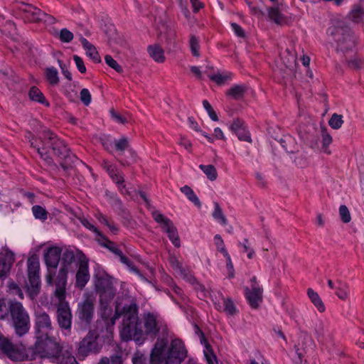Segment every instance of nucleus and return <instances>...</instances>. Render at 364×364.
Listing matches in <instances>:
<instances>
[{
    "label": "nucleus",
    "mask_w": 364,
    "mask_h": 364,
    "mask_svg": "<svg viewBox=\"0 0 364 364\" xmlns=\"http://www.w3.org/2000/svg\"><path fill=\"white\" fill-rule=\"evenodd\" d=\"M80 221H81L82 224L85 228H87V229H89V230H92V231H93V232H96V233H97V235L98 236H100V237L103 235H102V233H101V232L97 230V228H95V227L94 225H92V224H90V223H89V221H88L87 219H85V218H80Z\"/></svg>",
    "instance_id": "e2e57ef3"
},
{
    "label": "nucleus",
    "mask_w": 364,
    "mask_h": 364,
    "mask_svg": "<svg viewBox=\"0 0 364 364\" xmlns=\"http://www.w3.org/2000/svg\"><path fill=\"white\" fill-rule=\"evenodd\" d=\"M13 344L14 343L8 338L0 333V351H1L3 354H4Z\"/></svg>",
    "instance_id": "49530a36"
},
{
    "label": "nucleus",
    "mask_w": 364,
    "mask_h": 364,
    "mask_svg": "<svg viewBox=\"0 0 364 364\" xmlns=\"http://www.w3.org/2000/svg\"><path fill=\"white\" fill-rule=\"evenodd\" d=\"M98 334L95 331H90L87 336L79 343L77 353L80 356L85 357L90 353H97L100 350L97 340Z\"/></svg>",
    "instance_id": "9d476101"
},
{
    "label": "nucleus",
    "mask_w": 364,
    "mask_h": 364,
    "mask_svg": "<svg viewBox=\"0 0 364 364\" xmlns=\"http://www.w3.org/2000/svg\"><path fill=\"white\" fill-rule=\"evenodd\" d=\"M203 105L204 108L207 111L209 117H210V119L214 122H218V117L217 114L215 113V112L214 111V109H213L210 104L208 102V101L203 100Z\"/></svg>",
    "instance_id": "5fc2aeb1"
},
{
    "label": "nucleus",
    "mask_w": 364,
    "mask_h": 364,
    "mask_svg": "<svg viewBox=\"0 0 364 364\" xmlns=\"http://www.w3.org/2000/svg\"><path fill=\"white\" fill-rule=\"evenodd\" d=\"M60 267L55 279V287L66 288L68 274L71 264L75 262L74 252L65 249L60 258Z\"/></svg>",
    "instance_id": "6e6552de"
},
{
    "label": "nucleus",
    "mask_w": 364,
    "mask_h": 364,
    "mask_svg": "<svg viewBox=\"0 0 364 364\" xmlns=\"http://www.w3.org/2000/svg\"><path fill=\"white\" fill-rule=\"evenodd\" d=\"M247 90V86L244 85H236L230 88L226 95L231 97L234 100H240L243 98Z\"/></svg>",
    "instance_id": "a878e982"
},
{
    "label": "nucleus",
    "mask_w": 364,
    "mask_h": 364,
    "mask_svg": "<svg viewBox=\"0 0 364 364\" xmlns=\"http://www.w3.org/2000/svg\"><path fill=\"white\" fill-rule=\"evenodd\" d=\"M110 114L119 123L125 124L128 122L125 117L117 112L113 108L110 109Z\"/></svg>",
    "instance_id": "052dcab7"
},
{
    "label": "nucleus",
    "mask_w": 364,
    "mask_h": 364,
    "mask_svg": "<svg viewBox=\"0 0 364 364\" xmlns=\"http://www.w3.org/2000/svg\"><path fill=\"white\" fill-rule=\"evenodd\" d=\"M245 294L250 305L253 309H257L259 303L262 301V289L259 285H251V287H246Z\"/></svg>",
    "instance_id": "dca6fc26"
},
{
    "label": "nucleus",
    "mask_w": 364,
    "mask_h": 364,
    "mask_svg": "<svg viewBox=\"0 0 364 364\" xmlns=\"http://www.w3.org/2000/svg\"><path fill=\"white\" fill-rule=\"evenodd\" d=\"M282 63L280 67V70L282 73L285 74L287 77H293L296 72V54L293 53L289 48L286 49L285 52L281 57Z\"/></svg>",
    "instance_id": "f8f14e48"
},
{
    "label": "nucleus",
    "mask_w": 364,
    "mask_h": 364,
    "mask_svg": "<svg viewBox=\"0 0 364 364\" xmlns=\"http://www.w3.org/2000/svg\"><path fill=\"white\" fill-rule=\"evenodd\" d=\"M45 77L48 83L52 86L58 85L60 82L58 71L53 67L45 69Z\"/></svg>",
    "instance_id": "c85d7f7f"
},
{
    "label": "nucleus",
    "mask_w": 364,
    "mask_h": 364,
    "mask_svg": "<svg viewBox=\"0 0 364 364\" xmlns=\"http://www.w3.org/2000/svg\"><path fill=\"white\" fill-rule=\"evenodd\" d=\"M357 41L356 39L351 36H347L344 37L342 42L340 43L339 46L341 50H350L354 48L356 46Z\"/></svg>",
    "instance_id": "e433bc0d"
},
{
    "label": "nucleus",
    "mask_w": 364,
    "mask_h": 364,
    "mask_svg": "<svg viewBox=\"0 0 364 364\" xmlns=\"http://www.w3.org/2000/svg\"><path fill=\"white\" fill-rule=\"evenodd\" d=\"M363 63L364 59L357 55L352 57L348 62V66L353 69L360 68Z\"/></svg>",
    "instance_id": "09e8293b"
},
{
    "label": "nucleus",
    "mask_w": 364,
    "mask_h": 364,
    "mask_svg": "<svg viewBox=\"0 0 364 364\" xmlns=\"http://www.w3.org/2000/svg\"><path fill=\"white\" fill-rule=\"evenodd\" d=\"M62 159L63 161L60 163V166L65 171L73 168L74 164L77 161L76 156L71 154L70 152L68 154L67 158H63Z\"/></svg>",
    "instance_id": "f704fd0d"
},
{
    "label": "nucleus",
    "mask_w": 364,
    "mask_h": 364,
    "mask_svg": "<svg viewBox=\"0 0 364 364\" xmlns=\"http://www.w3.org/2000/svg\"><path fill=\"white\" fill-rule=\"evenodd\" d=\"M86 54L96 63H100L101 58L95 46L92 47L90 50H86Z\"/></svg>",
    "instance_id": "13d9d810"
},
{
    "label": "nucleus",
    "mask_w": 364,
    "mask_h": 364,
    "mask_svg": "<svg viewBox=\"0 0 364 364\" xmlns=\"http://www.w3.org/2000/svg\"><path fill=\"white\" fill-rule=\"evenodd\" d=\"M39 139L41 146L38 144L37 139L32 136L31 139H30L31 146L36 149L41 157L50 166H55V164L48 154L49 148L53 150L55 156L61 159L67 158L70 152V149L68 148L65 143L49 129L44 130Z\"/></svg>",
    "instance_id": "7ed1b4c3"
},
{
    "label": "nucleus",
    "mask_w": 364,
    "mask_h": 364,
    "mask_svg": "<svg viewBox=\"0 0 364 364\" xmlns=\"http://www.w3.org/2000/svg\"><path fill=\"white\" fill-rule=\"evenodd\" d=\"M307 294L312 303L316 306H318V294L311 288L308 289Z\"/></svg>",
    "instance_id": "338daca9"
},
{
    "label": "nucleus",
    "mask_w": 364,
    "mask_h": 364,
    "mask_svg": "<svg viewBox=\"0 0 364 364\" xmlns=\"http://www.w3.org/2000/svg\"><path fill=\"white\" fill-rule=\"evenodd\" d=\"M95 312L93 301L87 298L77 304L76 314L80 321L86 326H89L92 321Z\"/></svg>",
    "instance_id": "9b49d317"
},
{
    "label": "nucleus",
    "mask_w": 364,
    "mask_h": 364,
    "mask_svg": "<svg viewBox=\"0 0 364 364\" xmlns=\"http://www.w3.org/2000/svg\"><path fill=\"white\" fill-rule=\"evenodd\" d=\"M36 337V341L32 349L35 354L41 358L53 360L65 346V343H58L55 338L49 336L48 334H41Z\"/></svg>",
    "instance_id": "20e7f679"
},
{
    "label": "nucleus",
    "mask_w": 364,
    "mask_h": 364,
    "mask_svg": "<svg viewBox=\"0 0 364 364\" xmlns=\"http://www.w3.org/2000/svg\"><path fill=\"white\" fill-rule=\"evenodd\" d=\"M73 60L75 63V65H76L78 70L81 73H85L87 70H86V67L84 64L82 59L80 57H79L78 55H75L73 56Z\"/></svg>",
    "instance_id": "bf43d9fd"
},
{
    "label": "nucleus",
    "mask_w": 364,
    "mask_h": 364,
    "mask_svg": "<svg viewBox=\"0 0 364 364\" xmlns=\"http://www.w3.org/2000/svg\"><path fill=\"white\" fill-rule=\"evenodd\" d=\"M144 336H149L154 337L159 331V327L157 325L156 318L154 315L148 314L144 319Z\"/></svg>",
    "instance_id": "aec40b11"
},
{
    "label": "nucleus",
    "mask_w": 364,
    "mask_h": 364,
    "mask_svg": "<svg viewBox=\"0 0 364 364\" xmlns=\"http://www.w3.org/2000/svg\"><path fill=\"white\" fill-rule=\"evenodd\" d=\"M339 215L341 220L345 223H349L351 220L350 211L344 205H341L339 208Z\"/></svg>",
    "instance_id": "de8ad7c7"
},
{
    "label": "nucleus",
    "mask_w": 364,
    "mask_h": 364,
    "mask_svg": "<svg viewBox=\"0 0 364 364\" xmlns=\"http://www.w3.org/2000/svg\"><path fill=\"white\" fill-rule=\"evenodd\" d=\"M203 338L204 339V342L205 343V350L204 351V354L205 356V358L207 360V362L208 364H215V363H217V358L213 353V349L210 347V345L208 343L204 338V334L203 333H201Z\"/></svg>",
    "instance_id": "c9c22d12"
},
{
    "label": "nucleus",
    "mask_w": 364,
    "mask_h": 364,
    "mask_svg": "<svg viewBox=\"0 0 364 364\" xmlns=\"http://www.w3.org/2000/svg\"><path fill=\"white\" fill-rule=\"evenodd\" d=\"M90 277L88 259L82 254L79 259L78 269L75 274L76 287L82 289L90 280Z\"/></svg>",
    "instance_id": "ddd939ff"
},
{
    "label": "nucleus",
    "mask_w": 364,
    "mask_h": 364,
    "mask_svg": "<svg viewBox=\"0 0 364 364\" xmlns=\"http://www.w3.org/2000/svg\"><path fill=\"white\" fill-rule=\"evenodd\" d=\"M101 238L105 241V242H102L101 245L105 247H107L108 250H109L115 254L116 255H121V250L115 247H114V242L109 240L107 237H105L104 235L101 237Z\"/></svg>",
    "instance_id": "3c124183"
},
{
    "label": "nucleus",
    "mask_w": 364,
    "mask_h": 364,
    "mask_svg": "<svg viewBox=\"0 0 364 364\" xmlns=\"http://www.w3.org/2000/svg\"><path fill=\"white\" fill-rule=\"evenodd\" d=\"M344 120L343 115L337 113H333L328 122L329 127L334 130L341 129Z\"/></svg>",
    "instance_id": "c756f323"
},
{
    "label": "nucleus",
    "mask_w": 364,
    "mask_h": 364,
    "mask_svg": "<svg viewBox=\"0 0 364 364\" xmlns=\"http://www.w3.org/2000/svg\"><path fill=\"white\" fill-rule=\"evenodd\" d=\"M190 48L193 55L195 57H199V42L198 38L194 36L191 35L190 38Z\"/></svg>",
    "instance_id": "a18cd8bd"
},
{
    "label": "nucleus",
    "mask_w": 364,
    "mask_h": 364,
    "mask_svg": "<svg viewBox=\"0 0 364 364\" xmlns=\"http://www.w3.org/2000/svg\"><path fill=\"white\" fill-rule=\"evenodd\" d=\"M73 33L67 28H63L60 31L59 38L63 43H69L73 39Z\"/></svg>",
    "instance_id": "603ef678"
},
{
    "label": "nucleus",
    "mask_w": 364,
    "mask_h": 364,
    "mask_svg": "<svg viewBox=\"0 0 364 364\" xmlns=\"http://www.w3.org/2000/svg\"><path fill=\"white\" fill-rule=\"evenodd\" d=\"M105 60L107 65L114 69L118 73H122L123 72V68H122V66L119 65L118 63L115 60H114L111 55H105Z\"/></svg>",
    "instance_id": "37998d69"
},
{
    "label": "nucleus",
    "mask_w": 364,
    "mask_h": 364,
    "mask_svg": "<svg viewBox=\"0 0 364 364\" xmlns=\"http://www.w3.org/2000/svg\"><path fill=\"white\" fill-rule=\"evenodd\" d=\"M283 147L289 152L294 153L297 151L296 143L292 137H287L282 141Z\"/></svg>",
    "instance_id": "ea45409f"
},
{
    "label": "nucleus",
    "mask_w": 364,
    "mask_h": 364,
    "mask_svg": "<svg viewBox=\"0 0 364 364\" xmlns=\"http://www.w3.org/2000/svg\"><path fill=\"white\" fill-rule=\"evenodd\" d=\"M22 5L26 6V7H28V8H32L33 9L34 11H33L31 12V21H33V22H40L42 21V18H41V16L42 15H46V13H42L40 9H38V8L36 7H34L31 4H26V3H22Z\"/></svg>",
    "instance_id": "58836bf2"
},
{
    "label": "nucleus",
    "mask_w": 364,
    "mask_h": 364,
    "mask_svg": "<svg viewBox=\"0 0 364 364\" xmlns=\"http://www.w3.org/2000/svg\"><path fill=\"white\" fill-rule=\"evenodd\" d=\"M168 234V237L175 247H179L181 246V242L179 240V237L178 235V231L176 227H173L169 231L166 232Z\"/></svg>",
    "instance_id": "c03bdc74"
},
{
    "label": "nucleus",
    "mask_w": 364,
    "mask_h": 364,
    "mask_svg": "<svg viewBox=\"0 0 364 364\" xmlns=\"http://www.w3.org/2000/svg\"><path fill=\"white\" fill-rule=\"evenodd\" d=\"M122 317V327L120 331L124 341L134 340L139 343L145 340L142 323L138 316V306L135 301L128 298L118 299L115 304V313L108 324L113 326L119 318Z\"/></svg>",
    "instance_id": "f257e3e1"
},
{
    "label": "nucleus",
    "mask_w": 364,
    "mask_h": 364,
    "mask_svg": "<svg viewBox=\"0 0 364 364\" xmlns=\"http://www.w3.org/2000/svg\"><path fill=\"white\" fill-rule=\"evenodd\" d=\"M10 315L16 333L19 337L27 333L30 329V318L20 302L11 304Z\"/></svg>",
    "instance_id": "423d86ee"
},
{
    "label": "nucleus",
    "mask_w": 364,
    "mask_h": 364,
    "mask_svg": "<svg viewBox=\"0 0 364 364\" xmlns=\"http://www.w3.org/2000/svg\"><path fill=\"white\" fill-rule=\"evenodd\" d=\"M243 122L239 118H236L233 120L232 124L230 125V129L235 133L237 134L240 129L242 127Z\"/></svg>",
    "instance_id": "774afa93"
},
{
    "label": "nucleus",
    "mask_w": 364,
    "mask_h": 364,
    "mask_svg": "<svg viewBox=\"0 0 364 364\" xmlns=\"http://www.w3.org/2000/svg\"><path fill=\"white\" fill-rule=\"evenodd\" d=\"M167 338H158L150 354V364H181L187 357V350L181 340L174 339L166 350Z\"/></svg>",
    "instance_id": "f03ea898"
},
{
    "label": "nucleus",
    "mask_w": 364,
    "mask_h": 364,
    "mask_svg": "<svg viewBox=\"0 0 364 364\" xmlns=\"http://www.w3.org/2000/svg\"><path fill=\"white\" fill-rule=\"evenodd\" d=\"M114 146L117 151L123 153L129 146V142L127 137L123 136L114 141Z\"/></svg>",
    "instance_id": "79ce46f5"
},
{
    "label": "nucleus",
    "mask_w": 364,
    "mask_h": 364,
    "mask_svg": "<svg viewBox=\"0 0 364 364\" xmlns=\"http://www.w3.org/2000/svg\"><path fill=\"white\" fill-rule=\"evenodd\" d=\"M61 248L51 247L48 249V252L45 255V262L48 269L46 280L48 285L53 286L55 284V279L58 274L57 267L61 258Z\"/></svg>",
    "instance_id": "0eeeda50"
},
{
    "label": "nucleus",
    "mask_w": 364,
    "mask_h": 364,
    "mask_svg": "<svg viewBox=\"0 0 364 364\" xmlns=\"http://www.w3.org/2000/svg\"><path fill=\"white\" fill-rule=\"evenodd\" d=\"M199 168L203 171V173L206 175L207 178L211 181H214L218 178V173L215 167L213 165H203L200 164Z\"/></svg>",
    "instance_id": "7c9ffc66"
},
{
    "label": "nucleus",
    "mask_w": 364,
    "mask_h": 364,
    "mask_svg": "<svg viewBox=\"0 0 364 364\" xmlns=\"http://www.w3.org/2000/svg\"><path fill=\"white\" fill-rule=\"evenodd\" d=\"M267 14L270 21L277 25L287 23V18L282 14L278 6H271L267 9Z\"/></svg>",
    "instance_id": "4be33fe9"
},
{
    "label": "nucleus",
    "mask_w": 364,
    "mask_h": 364,
    "mask_svg": "<svg viewBox=\"0 0 364 364\" xmlns=\"http://www.w3.org/2000/svg\"><path fill=\"white\" fill-rule=\"evenodd\" d=\"M210 79L215 82L217 85H223L227 80L230 78V74L223 75L220 73H217L215 75H209Z\"/></svg>",
    "instance_id": "864d4df0"
},
{
    "label": "nucleus",
    "mask_w": 364,
    "mask_h": 364,
    "mask_svg": "<svg viewBox=\"0 0 364 364\" xmlns=\"http://www.w3.org/2000/svg\"><path fill=\"white\" fill-rule=\"evenodd\" d=\"M53 362L57 364H79L73 354L72 348L66 344Z\"/></svg>",
    "instance_id": "f3484780"
},
{
    "label": "nucleus",
    "mask_w": 364,
    "mask_h": 364,
    "mask_svg": "<svg viewBox=\"0 0 364 364\" xmlns=\"http://www.w3.org/2000/svg\"><path fill=\"white\" fill-rule=\"evenodd\" d=\"M28 96L31 100L37 102L49 107V102L46 100L43 92L36 86L31 87L28 92Z\"/></svg>",
    "instance_id": "393cba45"
},
{
    "label": "nucleus",
    "mask_w": 364,
    "mask_h": 364,
    "mask_svg": "<svg viewBox=\"0 0 364 364\" xmlns=\"http://www.w3.org/2000/svg\"><path fill=\"white\" fill-rule=\"evenodd\" d=\"M4 355L8 358L15 362L23 361L27 357L25 351L15 344H13L12 346L4 353Z\"/></svg>",
    "instance_id": "412c9836"
},
{
    "label": "nucleus",
    "mask_w": 364,
    "mask_h": 364,
    "mask_svg": "<svg viewBox=\"0 0 364 364\" xmlns=\"http://www.w3.org/2000/svg\"><path fill=\"white\" fill-rule=\"evenodd\" d=\"M335 294L342 300L347 299L349 295V287L348 284L341 281H337L336 282Z\"/></svg>",
    "instance_id": "cd10ccee"
},
{
    "label": "nucleus",
    "mask_w": 364,
    "mask_h": 364,
    "mask_svg": "<svg viewBox=\"0 0 364 364\" xmlns=\"http://www.w3.org/2000/svg\"><path fill=\"white\" fill-rule=\"evenodd\" d=\"M169 262L173 267L178 269L181 274H185V270L183 269L181 264L175 256H171L169 258Z\"/></svg>",
    "instance_id": "680f3d73"
},
{
    "label": "nucleus",
    "mask_w": 364,
    "mask_h": 364,
    "mask_svg": "<svg viewBox=\"0 0 364 364\" xmlns=\"http://www.w3.org/2000/svg\"><path fill=\"white\" fill-rule=\"evenodd\" d=\"M112 278L109 275L97 277L95 282V289L99 294L100 302L103 305L112 300L116 294V289L113 287Z\"/></svg>",
    "instance_id": "1a4fd4ad"
},
{
    "label": "nucleus",
    "mask_w": 364,
    "mask_h": 364,
    "mask_svg": "<svg viewBox=\"0 0 364 364\" xmlns=\"http://www.w3.org/2000/svg\"><path fill=\"white\" fill-rule=\"evenodd\" d=\"M225 309L224 311L230 315H233L236 313V308L230 299H227L224 301Z\"/></svg>",
    "instance_id": "4d7b16f0"
},
{
    "label": "nucleus",
    "mask_w": 364,
    "mask_h": 364,
    "mask_svg": "<svg viewBox=\"0 0 364 364\" xmlns=\"http://www.w3.org/2000/svg\"><path fill=\"white\" fill-rule=\"evenodd\" d=\"M176 32L171 26L163 23L159 28L157 38L159 41L165 45L168 50H171L176 46Z\"/></svg>",
    "instance_id": "4468645a"
},
{
    "label": "nucleus",
    "mask_w": 364,
    "mask_h": 364,
    "mask_svg": "<svg viewBox=\"0 0 364 364\" xmlns=\"http://www.w3.org/2000/svg\"><path fill=\"white\" fill-rule=\"evenodd\" d=\"M32 212L33 215L37 219L46 220L47 219V211L41 205H34L32 208Z\"/></svg>",
    "instance_id": "a19ab883"
},
{
    "label": "nucleus",
    "mask_w": 364,
    "mask_h": 364,
    "mask_svg": "<svg viewBox=\"0 0 364 364\" xmlns=\"http://www.w3.org/2000/svg\"><path fill=\"white\" fill-rule=\"evenodd\" d=\"M39 274V262L35 255L28 259V275Z\"/></svg>",
    "instance_id": "2f4dec72"
},
{
    "label": "nucleus",
    "mask_w": 364,
    "mask_h": 364,
    "mask_svg": "<svg viewBox=\"0 0 364 364\" xmlns=\"http://www.w3.org/2000/svg\"><path fill=\"white\" fill-rule=\"evenodd\" d=\"M247 6L250 8L251 12L253 15L255 16H264V12L262 10V9L258 6H255L254 3V0H244Z\"/></svg>",
    "instance_id": "8fccbe9b"
},
{
    "label": "nucleus",
    "mask_w": 364,
    "mask_h": 364,
    "mask_svg": "<svg viewBox=\"0 0 364 364\" xmlns=\"http://www.w3.org/2000/svg\"><path fill=\"white\" fill-rule=\"evenodd\" d=\"M8 287L13 293L18 294L21 299H23V292L16 283L14 282H9Z\"/></svg>",
    "instance_id": "69168bd1"
},
{
    "label": "nucleus",
    "mask_w": 364,
    "mask_h": 364,
    "mask_svg": "<svg viewBox=\"0 0 364 364\" xmlns=\"http://www.w3.org/2000/svg\"><path fill=\"white\" fill-rule=\"evenodd\" d=\"M28 282L26 284V291L31 299H34L40 292L39 274L28 275Z\"/></svg>",
    "instance_id": "a211bd4d"
},
{
    "label": "nucleus",
    "mask_w": 364,
    "mask_h": 364,
    "mask_svg": "<svg viewBox=\"0 0 364 364\" xmlns=\"http://www.w3.org/2000/svg\"><path fill=\"white\" fill-rule=\"evenodd\" d=\"M364 18V11L360 5H354L347 16V18L353 23H360Z\"/></svg>",
    "instance_id": "b1692460"
},
{
    "label": "nucleus",
    "mask_w": 364,
    "mask_h": 364,
    "mask_svg": "<svg viewBox=\"0 0 364 364\" xmlns=\"http://www.w3.org/2000/svg\"><path fill=\"white\" fill-rule=\"evenodd\" d=\"M181 191L186 196H187L188 198L192 201L196 206L200 208L201 206V203L196 196V195L193 193V191L188 186H184L181 188Z\"/></svg>",
    "instance_id": "72a5a7b5"
},
{
    "label": "nucleus",
    "mask_w": 364,
    "mask_h": 364,
    "mask_svg": "<svg viewBox=\"0 0 364 364\" xmlns=\"http://www.w3.org/2000/svg\"><path fill=\"white\" fill-rule=\"evenodd\" d=\"M80 98L81 102L85 106H88L91 102V95L89 90L86 88H83L81 90L80 92Z\"/></svg>",
    "instance_id": "6e6d98bb"
},
{
    "label": "nucleus",
    "mask_w": 364,
    "mask_h": 364,
    "mask_svg": "<svg viewBox=\"0 0 364 364\" xmlns=\"http://www.w3.org/2000/svg\"><path fill=\"white\" fill-rule=\"evenodd\" d=\"M320 135L322 142V151L328 155L331 154L329 146L333 142V137L326 127L320 129Z\"/></svg>",
    "instance_id": "5701e85b"
},
{
    "label": "nucleus",
    "mask_w": 364,
    "mask_h": 364,
    "mask_svg": "<svg viewBox=\"0 0 364 364\" xmlns=\"http://www.w3.org/2000/svg\"><path fill=\"white\" fill-rule=\"evenodd\" d=\"M13 258H9L8 255L0 257V279L5 278L10 272Z\"/></svg>",
    "instance_id": "bb28decb"
},
{
    "label": "nucleus",
    "mask_w": 364,
    "mask_h": 364,
    "mask_svg": "<svg viewBox=\"0 0 364 364\" xmlns=\"http://www.w3.org/2000/svg\"><path fill=\"white\" fill-rule=\"evenodd\" d=\"M11 303H18V301L9 300L6 303V299H0V320L4 319L10 314V305Z\"/></svg>",
    "instance_id": "473e14b6"
},
{
    "label": "nucleus",
    "mask_w": 364,
    "mask_h": 364,
    "mask_svg": "<svg viewBox=\"0 0 364 364\" xmlns=\"http://www.w3.org/2000/svg\"><path fill=\"white\" fill-rule=\"evenodd\" d=\"M52 321L49 315L44 311H37L35 314L36 336L41 334H48L52 329Z\"/></svg>",
    "instance_id": "2eb2a0df"
},
{
    "label": "nucleus",
    "mask_w": 364,
    "mask_h": 364,
    "mask_svg": "<svg viewBox=\"0 0 364 364\" xmlns=\"http://www.w3.org/2000/svg\"><path fill=\"white\" fill-rule=\"evenodd\" d=\"M66 288L55 287L54 294L58 302L55 304L56 319L59 328L68 332L71 331L73 314L68 301H65Z\"/></svg>",
    "instance_id": "39448f33"
},
{
    "label": "nucleus",
    "mask_w": 364,
    "mask_h": 364,
    "mask_svg": "<svg viewBox=\"0 0 364 364\" xmlns=\"http://www.w3.org/2000/svg\"><path fill=\"white\" fill-rule=\"evenodd\" d=\"M214 206L215 210L213 213V217L215 219L218 220L223 225H226L228 223V220L223 214L220 205L215 202L214 203Z\"/></svg>",
    "instance_id": "4c0bfd02"
},
{
    "label": "nucleus",
    "mask_w": 364,
    "mask_h": 364,
    "mask_svg": "<svg viewBox=\"0 0 364 364\" xmlns=\"http://www.w3.org/2000/svg\"><path fill=\"white\" fill-rule=\"evenodd\" d=\"M149 57L157 63H164L166 60L164 49L160 43H154L146 48Z\"/></svg>",
    "instance_id": "6ab92c4d"
},
{
    "label": "nucleus",
    "mask_w": 364,
    "mask_h": 364,
    "mask_svg": "<svg viewBox=\"0 0 364 364\" xmlns=\"http://www.w3.org/2000/svg\"><path fill=\"white\" fill-rule=\"evenodd\" d=\"M58 63L61 69V72L63 75L65 76V77L69 81H71L73 80L72 75L70 72L67 69L66 65L63 63V62L60 60H58Z\"/></svg>",
    "instance_id": "0e129e2a"
}]
</instances>
